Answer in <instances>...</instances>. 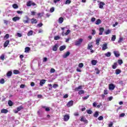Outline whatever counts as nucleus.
Wrapping results in <instances>:
<instances>
[{"label": "nucleus", "mask_w": 127, "mask_h": 127, "mask_svg": "<svg viewBox=\"0 0 127 127\" xmlns=\"http://www.w3.org/2000/svg\"><path fill=\"white\" fill-rule=\"evenodd\" d=\"M83 41H84V39L82 38H79L75 41L74 43L75 45L76 46H79V45H81L82 43H83Z\"/></svg>", "instance_id": "1"}, {"label": "nucleus", "mask_w": 127, "mask_h": 127, "mask_svg": "<svg viewBox=\"0 0 127 127\" xmlns=\"http://www.w3.org/2000/svg\"><path fill=\"white\" fill-rule=\"evenodd\" d=\"M23 109V107H22V106H20L16 109H15L14 110V113L15 114H17L18 112H20V111H21V110H22Z\"/></svg>", "instance_id": "2"}, {"label": "nucleus", "mask_w": 127, "mask_h": 127, "mask_svg": "<svg viewBox=\"0 0 127 127\" xmlns=\"http://www.w3.org/2000/svg\"><path fill=\"white\" fill-rule=\"evenodd\" d=\"M26 5L27 6H31V5L34 6V5H36V4L35 2H32V1H29L27 2Z\"/></svg>", "instance_id": "3"}, {"label": "nucleus", "mask_w": 127, "mask_h": 127, "mask_svg": "<svg viewBox=\"0 0 127 127\" xmlns=\"http://www.w3.org/2000/svg\"><path fill=\"white\" fill-rule=\"evenodd\" d=\"M69 119H70V116L69 115H65L64 117V122H67V121H69Z\"/></svg>", "instance_id": "4"}, {"label": "nucleus", "mask_w": 127, "mask_h": 127, "mask_svg": "<svg viewBox=\"0 0 127 127\" xmlns=\"http://www.w3.org/2000/svg\"><path fill=\"white\" fill-rule=\"evenodd\" d=\"M69 55H70V52H66L64 54L63 57V58H67Z\"/></svg>", "instance_id": "5"}, {"label": "nucleus", "mask_w": 127, "mask_h": 127, "mask_svg": "<svg viewBox=\"0 0 127 127\" xmlns=\"http://www.w3.org/2000/svg\"><path fill=\"white\" fill-rule=\"evenodd\" d=\"M58 47H59V46L58 44H56L54 45V46L53 47V51H57V50L58 49Z\"/></svg>", "instance_id": "6"}, {"label": "nucleus", "mask_w": 127, "mask_h": 127, "mask_svg": "<svg viewBox=\"0 0 127 127\" xmlns=\"http://www.w3.org/2000/svg\"><path fill=\"white\" fill-rule=\"evenodd\" d=\"M106 49H108V45L107 44H104L102 45V50L103 51H105V50H106Z\"/></svg>", "instance_id": "7"}, {"label": "nucleus", "mask_w": 127, "mask_h": 127, "mask_svg": "<svg viewBox=\"0 0 127 127\" xmlns=\"http://www.w3.org/2000/svg\"><path fill=\"white\" fill-rule=\"evenodd\" d=\"M104 30H105V29L104 28H103V27L100 28V29H99L100 32L99 33V35H102L103 32H104Z\"/></svg>", "instance_id": "8"}, {"label": "nucleus", "mask_w": 127, "mask_h": 127, "mask_svg": "<svg viewBox=\"0 0 127 127\" xmlns=\"http://www.w3.org/2000/svg\"><path fill=\"white\" fill-rule=\"evenodd\" d=\"M109 90H114L116 88V86L113 84H110L109 86Z\"/></svg>", "instance_id": "9"}, {"label": "nucleus", "mask_w": 127, "mask_h": 127, "mask_svg": "<svg viewBox=\"0 0 127 127\" xmlns=\"http://www.w3.org/2000/svg\"><path fill=\"white\" fill-rule=\"evenodd\" d=\"M114 54L115 56V57H120V52L119 51H114Z\"/></svg>", "instance_id": "10"}, {"label": "nucleus", "mask_w": 127, "mask_h": 127, "mask_svg": "<svg viewBox=\"0 0 127 127\" xmlns=\"http://www.w3.org/2000/svg\"><path fill=\"white\" fill-rule=\"evenodd\" d=\"M105 2H100L99 4V8H103L104 5H105Z\"/></svg>", "instance_id": "11"}, {"label": "nucleus", "mask_w": 127, "mask_h": 127, "mask_svg": "<svg viewBox=\"0 0 127 127\" xmlns=\"http://www.w3.org/2000/svg\"><path fill=\"white\" fill-rule=\"evenodd\" d=\"M66 106L68 107V108H69V107H72V106H73V101H70L68 102Z\"/></svg>", "instance_id": "12"}, {"label": "nucleus", "mask_w": 127, "mask_h": 127, "mask_svg": "<svg viewBox=\"0 0 127 127\" xmlns=\"http://www.w3.org/2000/svg\"><path fill=\"white\" fill-rule=\"evenodd\" d=\"M12 19L13 21L15 22V21H17V20H19V19H20V17H19V16H16L12 18Z\"/></svg>", "instance_id": "13"}, {"label": "nucleus", "mask_w": 127, "mask_h": 127, "mask_svg": "<svg viewBox=\"0 0 127 127\" xmlns=\"http://www.w3.org/2000/svg\"><path fill=\"white\" fill-rule=\"evenodd\" d=\"M80 121L83 122L84 123H88V121L83 116L81 117Z\"/></svg>", "instance_id": "14"}, {"label": "nucleus", "mask_w": 127, "mask_h": 127, "mask_svg": "<svg viewBox=\"0 0 127 127\" xmlns=\"http://www.w3.org/2000/svg\"><path fill=\"white\" fill-rule=\"evenodd\" d=\"M45 82H46V80H44V79L41 80L40 82V85L41 86H43V85H44V84H45Z\"/></svg>", "instance_id": "15"}, {"label": "nucleus", "mask_w": 127, "mask_h": 127, "mask_svg": "<svg viewBox=\"0 0 127 127\" xmlns=\"http://www.w3.org/2000/svg\"><path fill=\"white\" fill-rule=\"evenodd\" d=\"M26 20H23L24 23H28L29 22V18L27 17V16H26Z\"/></svg>", "instance_id": "16"}, {"label": "nucleus", "mask_w": 127, "mask_h": 127, "mask_svg": "<svg viewBox=\"0 0 127 127\" xmlns=\"http://www.w3.org/2000/svg\"><path fill=\"white\" fill-rule=\"evenodd\" d=\"M8 44H9V41H8V40L6 41L5 42V43H4V45H3L4 47H5V48L7 47V45Z\"/></svg>", "instance_id": "17"}, {"label": "nucleus", "mask_w": 127, "mask_h": 127, "mask_svg": "<svg viewBox=\"0 0 127 127\" xmlns=\"http://www.w3.org/2000/svg\"><path fill=\"white\" fill-rule=\"evenodd\" d=\"M8 112V111L6 109H2L1 110V114H7Z\"/></svg>", "instance_id": "18"}, {"label": "nucleus", "mask_w": 127, "mask_h": 127, "mask_svg": "<svg viewBox=\"0 0 127 127\" xmlns=\"http://www.w3.org/2000/svg\"><path fill=\"white\" fill-rule=\"evenodd\" d=\"M111 52H108L107 53L105 54V56L106 57H111Z\"/></svg>", "instance_id": "19"}, {"label": "nucleus", "mask_w": 127, "mask_h": 127, "mask_svg": "<svg viewBox=\"0 0 127 127\" xmlns=\"http://www.w3.org/2000/svg\"><path fill=\"white\" fill-rule=\"evenodd\" d=\"M111 32H112V30H111L110 29H108V30H106V31H105V34H106V35H108V34H110V33H111Z\"/></svg>", "instance_id": "20"}, {"label": "nucleus", "mask_w": 127, "mask_h": 127, "mask_svg": "<svg viewBox=\"0 0 127 127\" xmlns=\"http://www.w3.org/2000/svg\"><path fill=\"white\" fill-rule=\"evenodd\" d=\"M64 21V18L63 17H60L59 19V23H62Z\"/></svg>", "instance_id": "21"}, {"label": "nucleus", "mask_w": 127, "mask_h": 127, "mask_svg": "<svg viewBox=\"0 0 127 127\" xmlns=\"http://www.w3.org/2000/svg\"><path fill=\"white\" fill-rule=\"evenodd\" d=\"M66 49V46H62L60 48V51H63V50H64V49Z\"/></svg>", "instance_id": "22"}, {"label": "nucleus", "mask_w": 127, "mask_h": 127, "mask_svg": "<svg viewBox=\"0 0 127 127\" xmlns=\"http://www.w3.org/2000/svg\"><path fill=\"white\" fill-rule=\"evenodd\" d=\"M32 34H33V31L32 30H30V31H29L27 33V36H31V35H32Z\"/></svg>", "instance_id": "23"}, {"label": "nucleus", "mask_w": 127, "mask_h": 127, "mask_svg": "<svg viewBox=\"0 0 127 127\" xmlns=\"http://www.w3.org/2000/svg\"><path fill=\"white\" fill-rule=\"evenodd\" d=\"M30 51V48H29V47H26L25 48V52L26 53H27L29 52Z\"/></svg>", "instance_id": "24"}, {"label": "nucleus", "mask_w": 127, "mask_h": 127, "mask_svg": "<svg viewBox=\"0 0 127 127\" xmlns=\"http://www.w3.org/2000/svg\"><path fill=\"white\" fill-rule=\"evenodd\" d=\"M42 108L45 109L46 112H49L50 111V108L49 107H46V106H43Z\"/></svg>", "instance_id": "25"}, {"label": "nucleus", "mask_w": 127, "mask_h": 127, "mask_svg": "<svg viewBox=\"0 0 127 127\" xmlns=\"http://www.w3.org/2000/svg\"><path fill=\"white\" fill-rule=\"evenodd\" d=\"M91 64L93 66H95V65L97 64V61L94 60H92L91 61Z\"/></svg>", "instance_id": "26"}, {"label": "nucleus", "mask_w": 127, "mask_h": 127, "mask_svg": "<svg viewBox=\"0 0 127 127\" xmlns=\"http://www.w3.org/2000/svg\"><path fill=\"white\" fill-rule=\"evenodd\" d=\"M80 90H82V86H79L75 88V91H80Z\"/></svg>", "instance_id": "27"}, {"label": "nucleus", "mask_w": 127, "mask_h": 127, "mask_svg": "<svg viewBox=\"0 0 127 127\" xmlns=\"http://www.w3.org/2000/svg\"><path fill=\"white\" fill-rule=\"evenodd\" d=\"M117 66H118V63H115L114 64L112 65L113 69H116V68H117Z\"/></svg>", "instance_id": "28"}, {"label": "nucleus", "mask_w": 127, "mask_h": 127, "mask_svg": "<svg viewBox=\"0 0 127 127\" xmlns=\"http://www.w3.org/2000/svg\"><path fill=\"white\" fill-rule=\"evenodd\" d=\"M101 22H102V21L100 19H98L95 22V24H96L97 25H99L100 24V23H101Z\"/></svg>", "instance_id": "29"}, {"label": "nucleus", "mask_w": 127, "mask_h": 127, "mask_svg": "<svg viewBox=\"0 0 127 127\" xmlns=\"http://www.w3.org/2000/svg\"><path fill=\"white\" fill-rule=\"evenodd\" d=\"M92 48H93V45L91 44H89L88 45L87 49H89V50H92Z\"/></svg>", "instance_id": "30"}, {"label": "nucleus", "mask_w": 127, "mask_h": 127, "mask_svg": "<svg viewBox=\"0 0 127 127\" xmlns=\"http://www.w3.org/2000/svg\"><path fill=\"white\" fill-rule=\"evenodd\" d=\"M31 22L32 23H36L37 22V20H36V19L35 18H32L31 19Z\"/></svg>", "instance_id": "31"}, {"label": "nucleus", "mask_w": 127, "mask_h": 127, "mask_svg": "<svg viewBox=\"0 0 127 127\" xmlns=\"http://www.w3.org/2000/svg\"><path fill=\"white\" fill-rule=\"evenodd\" d=\"M12 74V72H11V71H8L7 73V77H10V76H11Z\"/></svg>", "instance_id": "32"}, {"label": "nucleus", "mask_w": 127, "mask_h": 127, "mask_svg": "<svg viewBox=\"0 0 127 127\" xmlns=\"http://www.w3.org/2000/svg\"><path fill=\"white\" fill-rule=\"evenodd\" d=\"M98 116H99V112L98 111H96L94 115V118H98Z\"/></svg>", "instance_id": "33"}, {"label": "nucleus", "mask_w": 127, "mask_h": 127, "mask_svg": "<svg viewBox=\"0 0 127 127\" xmlns=\"http://www.w3.org/2000/svg\"><path fill=\"white\" fill-rule=\"evenodd\" d=\"M121 71L120 69H116V75H119V74H121Z\"/></svg>", "instance_id": "34"}, {"label": "nucleus", "mask_w": 127, "mask_h": 127, "mask_svg": "<svg viewBox=\"0 0 127 127\" xmlns=\"http://www.w3.org/2000/svg\"><path fill=\"white\" fill-rule=\"evenodd\" d=\"M61 37L59 36H56L54 37L55 40H59L60 39Z\"/></svg>", "instance_id": "35"}, {"label": "nucleus", "mask_w": 127, "mask_h": 127, "mask_svg": "<svg viewBox=\"0 0 127 127\" xmlns=\"http://www.w3.org/2000/svg\"><path fill=\"white\" fill-rule=\"evenodd\" d=\"M86 112L88 115H91L93 113V112L90 110H87Z\"/></svg>", "instance_id": "36"}, {"label": "nucleus", "mask_w": 127, "mask_h": 127, "mask_svg": "<svg viewBox=\"0 0 127 127\" xmlns=\"http://www.w3.org/2000/svg\"><path fill=\"white\" fill-rule=\"evenodd\" d=\"M84 93H85V91L84 90H79L78 92V94L79 95H82V94H84Z\"/></svg>", "instance_id": "37"}, {"label": "nucleus", "mask_w": 127, "mask_h": 127, "mask_svg": "<svg viewBox=\"0 0 127 127\" xmlns=\"http://www.w3.org/2000/svg\"><path fill=\"white\" fill-rule=\"evenodd\" d=\"M78 67L79 68H83V67H84V64L83 63H80L79 64H78Z\"/></svg>", "instance_id": "38"}, {"label": "nucleus", "mask_w": 127, "mask_h": 127, "mask_svg": "<svg viewBox=\"0 0 127 127\" xmlns=\"http://www.w3.org/2000/svg\"><path fill=\"white\" fill-rule=\"evenodd\" d=\"M95 70L96 71V74H100V70H99V68H96Z\"/></svg>", "instance_id": "39"}, {"label": "nucleus", "mask_w": 127, "mask_h": 127, "mask_svg": "<svg viewBox=\"0 0 127 127\" xmlns=\"http://www.w3.org/2000/svg\"><path fill=\"white\" fill-rule=\"evenodd\" d=\"M116 35H113L111 39L112 41H115V40H116Z\"/></svg>", "instance_id": "40"}, {"label": "nucleus", "mask_w": 127, "mask_h": 127, "mask_svg": "<svg viewBox=\"0 0 127 127\" xmlns=\"http://www.w3.org/2000/svg\"><path fill=\"white\" fill-rule=\"evenodd\" d=\"M12 102L10 100H9L8 102V105H9V106L10 107H11V106H12Z\"/></svg>", "instance_id": "41"}, {"label": "nucleus", "mask_w": 127, "mask_h": 127, "mask_svg": "<svg viewBox=\"0 0 127 127\" xmlns=\"http://www.w3.org/2000/svg\"><path fill=\"white\" fill-rule=\"evenodd\" d=\"M54 10H55V8H54V7H52V8H50V12H54Z\"/></svg>", "instance_id": "42"}, {"label": "nucleus", "mask_w": 127, "mask_h": 127, "mask_svg": "<svg viewBox=\"0 0 127 127\" xmlns=\"http://www.w3.org/2000/svg\"><path fill=\"white\" fill-rule=\"evenodd\" d=\"M12 7H13V8H18V6H17V4H13L12 5Z\"/></svg>", "instance_id": "43"}, {"label": "nucleus", "mask_w": 127, "mask_h": 127, "mask_svg": "<svg viewBox=\"0 0 127 127\" xmlns=\"http://www.w3.org/2000/svg\"><path fill=\"white\" fill-rule=\"evenodd\" d=\"M69 3H71V0H66L65 1V4H69Z\"/></svg>", "instance_id": "44"}, {"label": "nucleus", "mask_w": 127, "mask_h": 127, "mask_svg": "<svg viewBox=\"0 0 127 127\" xmlns=\"http://www.w3.org/2000/svg\"><path fill=\"white\" fill-rule=\"evenodd\" d=\"M118 63L119 64V65H122V63H123V60H119L118 61Z\"/></svg>", "instance_id": "45"}, {"label": "nucleus", "mask_w": 127, "mask_h": 127, "mask_svg": "<svg viewBox=\"0 0 127 127\" xmlns=\"http://www.w3.org/2000/svg\"><path fill=\"white\" fill-rule=\"evenodd\" d=\"M0 83L4 84V79L3 78H2L0 80Z\"/></svg>", "instance_id": "46"}, {"label": "nucleus", "mask_w": 127, "mask_h": 127, "mask_svg": "<svg viewBox=\"0 0 127 127\" xmlns=\"http://www.w3.org/2000/svg\"><path fill=\"white\" fill-rule=\"evenodd\" d=\"M98 120L99 121H103L104 120V117L103 116H100L98 118Z\"/></svg>", "instance_id": "47"}, {"label": "nucleus", "mask_w": 127, "mask_h": 127, "mask_svg": "<svg viewBox=\"0 0 127 127\" xmlns=\"http://www.w3.org/2000/svg\"><path fill=\"white\" fill-rule=\"evenodd\" d=\"M100 41H101V39H97L96 40V44H97V45H99Z\"/></svg>", "instance_id": "48"}, {"label": "nucleus", "mask_w": 127, "mask_h": 127, "mask_svg": "<svg viewBox=\"0 0 127 127\" xmlns=\"http://www.w3.org/2000/svg\"><path fill=\"white\" fill-rule=\"evenodd\" d=\"M70 32H71V31L70 30H67L66 32L65 33V35H68Z\"/></svg>", "instance_id": "49"}, {"label": "nucleus", "mask_w": 127, "mask_h": 127, "mask_svg": "<svg viewBox=\"0 0 127 127\" xmlns=\"http://www.w3.org/2000/svg\"><path fill=\"white\" fill-rule=\"evenodd\" d=\"M9 35H8V34H6L4 37L5 39H7V38H9Z\"/></svg>", "instance_id": "50"}, {"label": "nucleus", "mask_w": 127, "mask_h": 127, "mask_svg": "<svg viewBox=\"0 0 127 127\" xmlns=\"http://www.w3.org/2000/svg\"><path fill=\"white\" fill-rule=\"evenodd\" d=\"M19 73V71L17 70H13V73L14 74H18Z\"/></svg>", "instance_id": "51"}, {"label": "nucleus", "mask_w": 127, "mask_h": 127, "mask_svg": "<svg viewBox=\"0 0 127 127\" xmlns=\"http://www.w3.org/2000/svg\"><path fill=\"white\" fill-rule=\"evenodd\" d=\"M16 35L18 36V37H21V36H22V35L19 33H17Z\"/></svg>", "instance_id": "52"}, {"label": "nucleus", "mask_w": 127, "mask_h": 127, "mask_svg": "<svg viewBox=\"0 0 127 127\" xmlns=\"http://www.w3.org/2000/svg\"><path fill=\"white\" fill-rule=\"evenodd\" d=\"M55 72V69L51 68L50 70V73H54Z\"/></svg>", "instance_id": "53"}, {"label": "nucleus", "mask_w": 127, "mask_h": 127, "mask_svg": "<svg viewBox=\"0 0 127 127\" xmlns=\"http://www.w3.org/2000/svg\"><path fill=\"white\" fill-rule=\"evenodd\" d=\"M113 125H114L113 122H110V124H108V127H113Z\"/></svg>", "instance_id": "54"}, {"label": "nucleus", "mask_w": 127, "mask_h": 127, "mask_svg": "<svg viewBox=\"0 0 127 127\" xmlns=\"http://www.w3.org/2000/svg\"><path fill=\"white\" fill-rule=\"evenodd\" d=\"M0 59H1L2 61L4 60V55H1L0 57Z\"/></svg>", "instance_id": "55"}, {"label": "nucleus", "mask_w": 127, "mask_h": 127, "mask_svg": "<svg viewBox=\"0 0 127 127\" xmlns=\"http://www.w3.org/2000/svg\"><path fill=\"white\" fill-rule=\"evenodd\" d=\"M48 86L49 87V90H52V84H48Z\"/></svg>", "instance_id": "56"}, {"label": "nucleus", "mask_w": 127, "mask_h": 127, "mask_svg": "<svg viewBox=\"0 0 127 127\" xmlns=\"http://www.w3.org/2000/svg\"><path fill=\"white\" fill-rule=\"evenodd\" d=\"M53 87L54 89H56V88H57V87H58V84H55L53 85Z\"/></svg>", "instance_id": "57"}, {"label": "nucleus", "mask_w": 127, "mask_h": 127, "mask_svg": "<svg viewBox=\"0 0 127 127\" xmlns=\"http://www.w3.org/2000/svg\"><path fill=\"white\" fill-rule=\"evenodd\" d=\"M113 97L112 96H111L110 97H108L107 100H108V101H112V100H113Z\"/></svg>", "instance_id": "58"}, {"label": "nucleus", "mask_w": 127, "mask_h": 127, "mask_svg": "<svg viewBox=\"0 0 127 127\" xmlns=\"http://www.w3.org/2000/svg\"><path fill=\"white\" fill-rule=\"evenodd\" d=\"M123 39H124V38H123L122 37L120 38L119 40L118 41L119 43H121V42H122V41H123Z\"/></svg>", "instance_id": "59"}, {"label": "nucleus", "mask_w": 127, "mask_h": 127, "mask_svg": "<svg viewBox=\"0 0 127 127\" xmlns=\"http://www.w3.org/2000/svg\"><path fill=\"white\" fill-rule=\"evenodd\" d=\"M125 116H126V114H125V113H122V114H120V118H123Z\"/></svg>", "instance_id": "60"}, {"label": "nucleus", "mask_w": 127, "mask_h": 127, "mask_svg": "<svg viewBox=\"0 0 127 127\" xmlns=\"http://www.w3.org/2000/svg\"><path fill=\"white\" fill-rule=\"evenodd\" d=\"M24 87H25V85L24 84H21L20 86V88L21 89H23V88H24Z\"/></svg>", "instance_id": "61"}, {"label": "nucleus", "mask_w": 127, "mask_h": 127, "mask_svg": "<svg viewBox=\"0 0 127 127\" xmlns=\"http://www.w3.org/2000/svg\"><path fill=\"white\" fill-rule=\"evenodd\" d=\"M23 11H17V13H18V14H21L23 13Z\"/></svg>", "instance_id": "62"}, {"label": "nucleus", "mask_w": 127, "mask_h": 127, "mask_svg": "<svg viewBox=\"0 0 127 127\" xmlns=\"http://www.w3.org/2000/svg\"><path fill=\"white\" fill-rule=\"evenodd\" d=\"M89 97V95H87V96H85L84 97H83V100H87Z\"/></svg>", "instance_id": "63"}, {"label": "nucleus", "mask_w": 127, "mask_h": 127, "mask_svg": "<svg viewBox=\"0 0 127 127\" xmlns=\"http://www.w3.org/2000/svg\"><path fill=\"white\" fill-rule=\"evenodd\" d=\"M93 107H97V102H94L93 103Z\"/></svg>", "instance_id": "64"}]
</instances>
